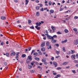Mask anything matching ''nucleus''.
<instances>
[{
  "mask_svg": "<svg viewBox=\"0 0 78 78\" xmlns=\"http://www.w3.org/2000/svg\"><path fill=\"white\" fill-rule=\"evenodd\" d=\"M53 64L55 66V67H56L58 66V63L55 62H53Z\"/></svg>",
  "mask_w": 78,
  "mask_h": 78,
  "instance_id": "nucleus-3",
  "label": "nucleus"
},
{
  "mask_svg": "<svg viewBox=\"0 0 78 78\" xmlns=\"http://www.w3.org/2000/svg\"><path fill=\"white\" fill-rule=\"evenodd\" d=\"M78 19V16H75L74 17V19L75 20L77 19Z\"/></svg>",
  "mask_w": 78,
  "mask_h": 78,
  "instance_id": "nucleus-38",
  "label": "nucleus"
},
{
  "mask_svg": "<svg viewBox=\"0 0 78 78\" xmlns=\"http://www.w3.org/2000/svg\"><path fill=\"white\" fill-rule=\"evenodd\" d=\"M65 32L66 33H67L69 32V30H67L65 29Z\"/></svg>",
  "mask_w": 78,
  "mask_h": 78,
  "instance_id": "nucleus-33",
  "label": "nucleus"
},
{
  "mask_svg": "<svg viewBox=\"0 0 78 78\" xmlns=\"http://www.w3.org/2000/svg\"><path fill=\"white\" fill-rule=\"evenodd\" d=\"M71 54H72V55L73 54H74V53H75V51L73 50H71Z\"/></svg>",
  "mask_w": 78,
  "mask_h": 78,
  "instance_id": "nucleus-11",
  "label": "nucleus"
},
{
  "mask_svg": "<svg viewBox=\"0 0 78 78\" xmlns=\"http://www.w3.org/2000/svg\"><path fill=\"white\" fill-rule=\"evenodd\" d=\"M36 9L37 10H39V6H37L36 7Z\"/></svg>",
  "mask_w": 78,
  "mask_h": 78,
  "instance_id": "nucleus-35",
  "label": "nucleus"
},
{
  "mask_svg": "<svg viewBox=\"0 0 78 78\" xmlns=\"http://www.w3.org/2000/svg\"><path fill=\"white\" fill-rule=\"evenodd\" d=\"M4 64L5 66H6V65H7V63L6 62H5L4 63Z\"/></svg>",
  "mask_w": 78,
  "mask_h": 78,
  "instance_id": "nucleus-55",
  "label": "nucleus"
},
{
  "mask_svg": "<svg viewBox=\"0 0 78 78\" xmlns=\"http://www.w3.org/2000/svg\"><path fill=\"white\" fill-rule=\"evenodd\" d=\"M19 70H20V71H22V69L21 68H19Z\"/></svg>",
  "mask_w": 78,
  "mask_h": 78,
  "instance_id": "nucleus-62",
  "label": "nucleus"
},
{
  "mask_svg": "<svg viewBox=\"0 0 78 78\" xmlns=\"http://www.w3.org/2000/svg\"><path fill=\"white\" fill-rule=\"evenodd\" d=\"M64 9V8H61L60 10L59 11H62V10H63Z\"/></svg>",
  "mask_w": 78,
  "mask_h": 78,
  "instance_id": "nucleus-44",
  "label": "nucleus"
},
{
  "mask_svg": "<svg viewBox=\"0 0 78 78\" xmlns=\"http://www.w3.org/2000/svg\"><path fill=\"white\" fill-rule=\"evenodd\" d=\"M65 3V1H64V0H63L62 1V3Z\"/></svg>",
  "mask_w": 78,
  "mask_h": 78,
  "instance_id": "nucleus-63",
  "label": "nucleus"
},
{
  "mask_svg": "<svg viewBox=\"0 0 78 78\" xmlns=\"http://www.w3.org/2000/svg\"><path fill=\"white\" fill-rule=\"evenodd\" d=\"M44 62V64H45L46 65H47V64H48V63H47V62Z\"/></svg>",
  "mask_w": 78,
  "mask_h": 78,
  "instance_id": "nucleus-54",
  "label": "nucleus"
},
{
  "mask_svg": "<svg viewBox=\"0 0 78 78\" xmlns=\"http://www.w3.org/2000/svg\"><path fill=\"white\" fill-rule=\"evenodd\" d=\"M41 23H40V22H39V23L37 22L36 23V24L38 26H40V25H41Z\"/></svg>",
  "mask_w": 78,
  "mask_h": 78,
  "instance_id": "nucleus-8",
  "label": "nucleus"
},
{
  "mask_svg": "<svg viewBox=\"0 0 78 78\" xmlns=\"http://www.w3.org/2000/svg\"><path fill=\"white\" fill-rule=\"evenodd\" d=\"M30 73H34V70H31L30 71Z\"/></svg>",
  "mask_w": 78,
  "mask_h": 78,
  "instance_id": "nucleus-41",
  "label": "nucleus"
},
{
  "mask_svg": "<svg viewBox=\"0 0 78 78\" xmlns=\"http://www.w3.org/2000/svg\"><path fill=\"white\" fill-rule=\"evenodd\" d=\"M46 44L47 46L49 45L50 44V42L48 41H47L46 42Z\"/></svg>",
  "mask_w": 78,
  "mask_h": 78,
  "instance_id": "nucleus-15",
  "label": "nucleus"
},
{
  "mask_svg": "<svg viewBox=\"0 0 78 78\" xmlns=\"http://www.w3.org/2000/svg\"><path fill=\"white\" fill-rule=\"evenodd\" d=\"M53 37H57V36L56 35H54L53 36Z\"/></svg>",
  "mask_w": 78,
  "mask_h": 78,
  "instance_id": "nucleus-60",
  "label": "nucleus"
},
{
  "mask_svg": "<svg viewBox=\"0 0 78 78\" xmlns=\"http://www.w3.org/2000/svg\"><path fill=\"white\" fill-rule=\"evenodd\" d=\"M30 28L33 29L34 28V27L33 26H32L31 27H30Z\"/></svg>",
  "mask_w": 78,
  "mask_h": 78,
  "instance_id": "nucleus-45",
  "label": "nucleus"
},
{
  "mask_svg": "<svg viewBox=\"0 0 78 78\" xmlns=\"http://www.w3.org/2000/svg\"><path fill=\"white\" fill-rule=\"evenodd\" d=\"M34 62H35L33 61L31 63V65H32V66H33L34 65Z\"/></svg>",
  "mask_w": 78,
  "mask_h": 78,
  "instance_id": "nucleus-34",
  "label": "nucleus"
},
{
  "mask_svg": "<svg viewBox=\"0 0 78 78\" xmlns=\"http://www.w3.org/2000/svg\"><path fill=\"white\" fill-rule=\"evenodd\" d=\"M38 30H39L40 29H41V27H38L37 28V29Z\"/></svg>",
  "mask_w": 78,
  "mask_h": 78,
  "instance_id": "nucleus-53",
  "label": "nucleus"
},
{
  "mask_svg": "<svg viewBox=\"0 0 78 78\" xmlns=\"http://www.w3.org/2000/svg\"><path fill=\"white\" fill-rule=\"evenodd\" d=\"M67 62H65L62 63V65L63 66H66V65H67Z\"/></svg>",
  "mask_w": 78,
  "mask_h": 78,
  "instance_id": "nucleus-19",
  "label": "nucleus"
},
{
  "mask_svg": "<svg viewBox=\"0 0 78 78\" xmlns=\"http://www.w3.org/2000/svg\"><path fill=\"white\" fill-rule=\"evenodd\" d=\"M54 46H56V47H58L59 46V44H55Z\"/></svg>",
  "mask_w": 78,
  "mask_h": 78,
  "instance_id": "nucleus-17",
  "label": "nucleus"
},
{
  "mask_svg": "<svg viewBox=\"0 0 78 78\" xmlns=\"http://www.w3.org/2000/svg\"><path fill=\"white\" fill-rule=\"evenodd\" d=\"M51 42L52 43H53V44H55L56 42V40H54L53 39H52Z\"/></svg>",
  "mask_w": 78,
  "mask_h": 78,
  "instance_id": "nucleus-6",
  "label": "nucleus"
},
{
  "mask_svg": "<svg viewBox=\"0 0 78 78\" xmlns=\"http://www.w3.org/2000/svg\"><path fill=\"white\" fill-rule=\"evenodd\" d=\"M54 57H52L51 58V61H53V60H54Z\"/></svg>",
  "mask_w": 78,
  "mask_h": 78,
  "instance_id": "nucleus-49",
  "label": "nucleus"
},
{
  "mask_svg": "<svg viewBox=\"0 0 78 78\" xmlns=\"http://www.w3.org/2000/svg\"><path fill=\"white\" fill-rule=\"evenodd\" d=\"M6 55L7 57H9V53H6Z\"/></svg>",
  "mask_w": 78,
  "mask_h": 78,
  "instance_id": "nucleus-24",
  "label": "nucleus"
},
{
  "mask_svg": "<svg viewBox=\"0 0 78 78\" xmlns=\"http://www.w3.org/2000/svg\"><path fill=\"white\" fill-rule=\"evenodd\" d=\"M35 50H32L31 52V55H32V54H33V53H34V52H35Z\"/></svg>",
  "mask_w": 78,
  "mask_h": 78,
  "instance_id": "nucleus-18",
  "label": "nucleus"
},
{
  "mask_svg": "<svg viewBox=\"0 0 78 78\" xmlns=\"http://www.w3.org/2000/svg\"><path fill=\"white\" fill-rule=\"evenodd\" d=\"M36 2L37 3H39V1L37 0H36Z\"/></svg>",
  "mask_w": 78,
  "mask_h": 78,
  "instance_id": "nucleus-59",
  "label": "nucleus"
},
{
  "mask_svg": "<svg viewBox=\"0 0 78 78\" xmlns=\"http://www.w3.org/2000/svg\"><path fill=\"white\" fill-rule=\"evenodd\" d=\"M56 73H53V75H56Z\"/></svg>",
  "mask_w": 78,
  "mask_h": 78,
  "instance_id": "nucleus-61",
  "label": "nucleus"
},
{
  "mask_svg": "<svg viewBox=\"0 0 78 78\" xmlns=\"http://www.w3.org/2000/svg\"><path fill=\"white\" fill-rule=\"evenodd\" d=\"M73 44L74 45H78V40L77 39L76 40H74Z\"/></svg>",
  "mask_w": 78,
  "mask_h": 78,
  "instance_id": "nucleus-2",
  "label": "nucleus"
},
{
  "mask_svg": "<svg viewBox=\"0 0 78 78\" xmlns=\"http://www.w3.org/2000/svg\"><path fill=\"white\" fill-rule=\"evenodd\" d=\"M51 28L53 30H56V28L54 27H51Z\"/></svg>",
  "mask_w": 78,
  "mask_h": 78,
  "instance_id": "nucleus-31",
  "label": "nucleus"
},
{
  "mask_svg": "<svg viewBox=\"0 0 78 78\" xmlns=\"http://www.w3.org/2000/svg\"><path fill=\"white\" fill-rule=\"evenodd\" d=\"M76 58H78V54H77L76 55Z\"/></svg>",
  "mask_w": 78,
  "mask_h": 78,
  "instance_id": "nucleus-47",
  "label": "nucleus"
},
{
  "mask_svg": "<svg viewBox=\"0 0 78 78\" xmlns=\"http://www.w3.org/2000/svg\"><path fill=\"white\" fill-rule=\"evenodd\" d=\"M38 76L39 77V78H41V76H42V75L41 74H38Z\"/></svg>",
  "mask_w": 78,
  "mask_h": 78,
  "instance_id": "nucleus-39",
  "label": "nucleus"
},
{
  "mask_svg": "<svg viewBox=\"0 0 78 78\" xmlns=\"http://www.w3.org/2000/svg\"><path fill=\"white\" fill-rule=\"evenodd\" d=\"M41 11H44V9L42 7L41 9Z\"/></svg>",
  "mask_w": 78,
  "mask_h": 78,
  "instance_id": "nucleus-51",
  "label": "nucleus"
},
{
  "mask_svg": "<svg viewBox=\"0 0 78 78\" xmlns=\"http://www.w3.org/2000/svg\"><path fill=\"white\" fill-rule=\"evenodd\" d=\"M14 2H16V3H17V2H18V0H14Z\"/></svg>",
  "mask_w": 78,
  "mask_h": 78,
  "instance_id": "nucleus-52",
  "label": "nucleus"
},
{
  "mask_svg": "<svg viewBox=\"0 0 78 78\" xmlns=\"http://www.w3.org/2000/svg\"><path fill=\"white\" fill-rule=\"evenodd\" d=\"M62 50L64 52H66V49H65V47H63L62 48Z\"/></svg>",
  "mask_w": 78,
  "mask_h": 78,
  "instance_id": "nucleus-29",
  "label": "nucleus"
},
{
  "mask_svg": "<svg viewBox=\"0 0 78 78\" xmlns=\"http://www.w3.org/2000/svg\"><path fill=\"white\" fill-rule=\"evenodd\" d=\"M72 71L73 73H76V72L75 70H72Z\"/></svg>",
  "mask_w": 78,
  "mask_h": 78,
  "instance_id": "nucleus-43",
  "label": "nucleus"
},
{
  "mask_svg": "<svg viewBox=\"0 0 78 78\" xmlns=\"http://www.w3.org/2000/svg\"><path fill=\"white\" fill-rule=\"evenodd\" d=\"M28 48L29 49L28 51H30V50H31V47H28Z\"/></svg>",
  "mask_w": 78,
  "mask_h": 78,
  "instance_id": "nucleus-36",
  "label": "nucleus"
},
{
  "mask_svg": "<svg viewBox=\"0 0 78 78\" xmlns=\"http://www.w3.org/2000/svg\"><path fill=\"white\" fill-rule=\"evenodd\" d=\"M57 77H61V75H57Z\"/></svg>",
  "mask_w": 78,
  "mask_h": 78,
  "instance_id": "nucleus-58",
  "label": "nucleus"
},
{
  "mask_svg": "<svg viewBox=\"0 0 78 78\" xmlns=\"http://www.w3.org/2000/svg\"><path fill=\"white\" fill-rule=\"evenodd\" d=\"M48 5L49 6H51V1L49 2Z\"/></svg>",
  "mask_w": 78,
  "mask_h": 78,
  "instance_id": "nucleus-28",
  "label": "nucleus"
},
{
  "mask_svg": "<svg viewBox=\"0 0 78 78\" xmlns=\"http://www.w3.org/2000/svg\"><path fill=\"white\" fill-rule=\"evenodd\" d=\"M38 53H39V54L40 55H42V52H41V51H39V52H38Z\"/></svg>",
  "mask_w": 78,
  "mask_h": 78,
  "instance_id": "nucleus-57",
  "label": "nucleus"
},
{
  "mask_svg": "<svg viewBox=\"0 0 78 78\" xmlns=\"http://www.w3.org/2000/svg\"><path fill=\"white\" fill-rule=\"evenodd\" d=\"M57 34H61V32H60V31H59L57 32Z\"/></svg>",
  "mask_w": 78,
  "mask_h": 78,
  "instance_id": "nucleus-30",
  "label": "nucleus"
},
{
  "mask_svg": "<svg viewBox=\"0 0 78 78\" xmlns=\"http://www.w3.org/2000/svg\"><path fill=\"white\" fill-rule=\"evenodd\" d=\"M47 60V58H44L42 59V62H45Z\"/></svg>",
  "mask_w": 78,
  "mask_h": 78,
  "instance_id": "nucleus-9",
  "label": "nucleus"
},
{
  "mask_svg": "<svg viewBox=\"0 0 78 78\" xmlns=\"http://www.w3.org/2000/svg\"><path fill=\"white\" fill-rule=\"evenodd\" d=\"M73 31H77V30H78L77 29V28H74L73 29Z\"/></svg>",
  "mask_w": 78,
  "mask_h": 78,
  "instance_id": "nucleus-22",
  "label": "nucleus"
},
{
  "mask_svg": "<svg viewBox=\"0 0 78 78\" xmlns=\"http://www.w3.org/2000/svg\"><path fill=\"white\" fill-rule=\"evenodd\" d=\"M5 19H6V17L3 16H1V19L2 20H5Z\"/></svg>",
  "mask_w": 78,
  "mask_h": 78,
  "instance_id": "nucleus-10",
  "label": "nucleus"
},
{
  "mask_svg": "<svg viewBox=\"0 0 78 78\" xmlns=\"http://www.w3.org/2000/svg\"><path fill=\"white\" fill-rule=\"evenodd\" d=\"M47 48L48 49H49L50 48L51 49V45H48V46L47 47Z\"/></svg>",
  "mask_w": 78,
  "mask_h": 78,
  "instance_id": "nucleus-16",
  "label": "nucleus"
},
{
  "mask_svg": "<svg viewBox=\"0 0 78 78\" xmlns=\"http://www.w3.org/2000/svg\"><path fill=\"white\" fill-rule=\"evenodd\" d=\"M57 70H61V67H58L57 68Z\"/></svg>",
  "mask_w": 78,
  "mask_h": 78,
  "instance_id": "nucleus-50",
  "label": "nucleus"
},
{
  "mask_svg": "<svg viewBox=\"0 0 78 78\" xmlns=\"http://www.w3.org/2000/svg\"><path fill=\"white\" fill-rule=\"evenodd\" d=\"M28 22L29 23H31V20H28Z\"/></svg>",
  "mask_w": 78,
  "mask_h": 78,
  "instance_id": "nucleus-40",
  "label": "nucleus"
},
{
  "mask_svg": "<svg viewBox=\"0 0 78 78\" xmlns=\"http://www.w3.org/2000/svg\"><path fill=\"white\" fill-rule=\"evenodd\" d=\"M45 45V42L44 41L42 43L41 45V47H43Z\"/></svg>",
  "mask_w": 78,
  "mask_h": 78,
  "instance_id": "nucleus-5",
  "label": "nucleus"
},
{
  "mask_svg": "<svg viewBox=\"0 0 78 78\" xmlns=\"http://www.w3.org/2000/svg\"><path fill=\"white\" fill-rule=\"evenodd\" d=\"M71 59H75V55H72L71 56Z\"/></svg>",
  "mask_w": 78,
  "mask_h": 78,
  "instance_id": "nucleus-7",
  "label": "nucleus"
},
{
  "mask_svg": "<svg viewBox=\"0 0 78 78\" xmlns=\"http://www.w3.org/2000/svg\"><path fill=\"white\" fill-rule=\"evenodd\" d=\"M28 58L29 61H32V56H31V55L28 56Z\"/></svg>",
  "mask_w": 78,
  "mask_h": 78,
  "instance_id": "nucleus-4",
  "label": "nucleus"
},
{
  "mask_svg": "<svg viewBox=\"0 0 78 78\" xmlns=\"http://www.w3.org/2000/svg\"><path fill=\"white\" fill-rule=\"evenodd\" d=\"M45 35L47 36L48 38V39H53V37H52L51 36H49V34H45Z\"/></svg>",
  "mask_w": 78,
  "mask_h": 78,
  "instance_id": "nucleus-1",
  "label": "nucleus"
},
{
  "mask_svg": "<svg viewBox=\"0 0 78 78\" xmlns=\"http://www.w3.org/2000/svg\"><path fill=\"white\" fill-rule=\"evenodd\" d=\"M28 68L29 69H31V68H32V66H31V65H28Z\"/></svg>",
  "mask_w": 78,
  "mask_h": 78,
  "instance_id": "nucleus-25",
  "label": "nucleus"
},
{
  "mask_svg": "<svg viewBox=\"0 0 78 78\" xmlns=\"http://www.w3.org/2000/svg\"><path fill=\"white\" fill-rule=\"evenodd\" d=\"M49 12H51V13H53L54 12V10H50L49 11Z\"/></svg>",
  "mask_w": 78,
  "mask_h": 78,
  "instance_id": "nucleus-20",
  "label": "nucleus"
},
{
  "mask_svg": "<svg viewBox=\"0 0 78 78\" xmlns=\"http://www.w3.org/2000/svg\"><path fill=\"white\" fill-rule=\"evenodd\" d=\"M40 14L39 12H36V16H39Z\"/></svg>",
  "mask_w": 78,
  "mask_h": 78,
  "instance_id": "nucleus-14",
  "label": "nucleus"
},
{
  "mask_svg": "<svg viewBox=\"0 0 78 78\" xmlns=\"http://www.w3.org/2000/svg\"><path fill=\"white\" fill-rule=\"evenodd\" d=\"M26 5H28V3L29 1L28 0H26Z\"/></svg>",
  "mask_w": 78,
  "mask_h": 78,
  "instance_id": "nucleus-23",
  "label": "nucleus"
},
{
  "mask_svg": "<svg viewBox=\"0 0 78 78\" xmlns=\"http://www.w3.org/2000/svg\"><path fill=\"white\" fill-rule=\"evenodd\" d=\"M16 55V53L15 52L12 53L11 54V56H13L14 55Z\"/></svg>",
  "mask_w": 78,
  "mask_h": 78,
  "instance_id": "nucleus-21",
  "label": "nucleus"
},
{
  "mask_svg": "<svg viewBox=\"0 0 78 78\" xmlns=\"http://www.w3.org/2000/svg\"><path fill=\"white\" fill-rule=\"evenodd\" d=\"M56 52L58 55H59V51H56Z\"/></svg>",
  "mask_w": 78,
  "mask_h": 78,
  "instance_id": "nucleus-32",
  "label": "nucleus"
},
{
  "mask_svg": "<svg viewBox=\"0 0 78 78\" xmlns=\"http://www.w3.org/2000/svg\"><path fill=\"white\" fill-rule=\"evenodd\" d=\"M19 52H17L16 54V58H18V56H19Z\"/></svg>",
  "mask_w": 78,
  "mask_h": 78,
  "instance_id": "nucleus-13",
  "label": "nucleus"
},
{
  "mask_svg": "<svg viewBox=\"0 0 78 78\" xmlns=\"http://www.w3.org/2000/svg\"><path fill=\"white\" fill-rule=\"evenodd\" d=\"M64 42H65V43L66 42H67V40H65L64 41Z\"/></svg>",
  "mask_w": 78,
  "mask_h": 78,
  "instance_id": "nucleus-56",
  "label": "nucleus"
},
{
  "mask_svg": "<svg viewBox=\"0 0 78 78\" xmlns=\"http://www.w3.org/2000/svg\"><path fill=\"white\" fill-rule=\"evenodd\" d=\"M44 10H47V8L46 7L44 9Z\"/></svg>",
  "mask_w": 78,
  "mask_h": 78,
  "instance_id": "nucleus-64",
  "label": "nucleus"
},
{
  "mask_svg": "<svg viewBox=\"0 0 78 78\" xmlns=\"http://www.w3.org/2000/svg\"><path fill=\"white\" fill-rule=\"evenodd\" d=\"M42 6H43L42 4H40V8L42 7Z\"/></svg>",
  "mask_w": 78,
  "mask_h": 78,
  "instance_id": "nucleus-46",
  "label": "nucleus"
},
{
  "mask_svg": "<svg viewBox=\"0 0 78 78\" xmlns=\"http://www.w3.org/2000/svg\"><path fill=\"white\" fill-rule=\"evenodd\" d=\"M37 69H41L42 67L40 66H37Z\"/></svg>",
  "mask_w": 78,
  "mask_h": 78,
  "instance_id": "nucleus-27",
  "label": "nucleus"
},
{
  "mask_svg": "<svg viewBox=\"0 0 78 78\" xmlns=\"http://www.w3.org/2000/svg\"><path fill=\"white\" fill-rule=\"evenodd\" d=\"M22 58H25V56H26V55L23 54V55H22Z\"/></svg>",
  "mask_w": 78,
  "mask_h": 78,
  "instance_id": "nucleus-26",
  "label": "nucleus"
},
{
  "mask_svg": "<svg viewBox=\"0 0 78 78\" xmlns=\"http://www.w3.org/2000/svg\"><path fill=\"white\" fill-rule=\"evenodd\" d=\"M37 54H38V53H37V52H35V53H34L33 55H36L37 56Z\"/></svg>",
  "mask_w": 78,
  "mask_h": 78,
  "instance_id": "nucleus-42",
  "label": "nucleus"
},
{
  "mask_svg": "<svg viewBox=\"0 0 78 78\" xmlns=\"http://www.w3.org/2000/svg\"><path fill=\"white\" fill-rule=\"evenodd\" d=\"M41 51H45V48H42L41 49Z\"/></svg>",
  "mask_w": 78,
  "mask_h": 78,
  "instance_id": "nucleus-12",
  "label": "nucleus"
},
{
  "mask_svg": "<svg viewBox=\"0 0 78 78\" xmlns=\"http://www.w3.org/2000/svg\"><path fill=\"white\" fill-rule=\"evenodd\" d=\"M35 59L37 61H39V58H35Z\"/></svg>",
  "mask_w": 78,
  "mask_h": 78,
  "instance_id": "nucleus-37",
  "label": "nucleus"
},
{
  "mask_svg": "<svg viewBox=\"0 0 78 78\" xmlns=\"http://www.w3.org/2000/svg\"><path fill=\"white\" fill-rule=\"evenodd\" d=\"M34 63H35V64H37V66H38V65H39V63L38 62H35Z\"/></svg>",
  "mask_w": 78,
  "mask_h": 78,
  "instance_id": "nucleus-48",
  "label": "nucleus"
}]
</instances>
